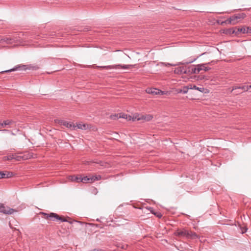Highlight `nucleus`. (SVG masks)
Listing matches in <instances>:
<instances>
[{"label":"nucleus","instance_id":"1","mask_svg":"<svg viewBox=\"0 0 251 251\" xmlns=\"http://www.w3.org/2000/svg\"><path fill=\"white\" fill-rule=\"evenodd\" d=\"M43 214L45 215V218H46L47 220H50L53 221L57 220H60L62 222H69L70 224H72L71 222L68 221L65 218L61 217L59 216H58L57 214L54 213H50V214L43 213Z\"/></svg>","mask_w":251,"mask_h":251},{"label":"nucleus","instance_id":"2","mask_svg":"<svg viewBox=\"0 0 251 251\" xmlns=\"http://www.w3.org/2000/svg\"><path fill=\"white\" fill-rule=\"evenodd\" d=\"M246 17L244 13L236 14L230 17L229 19V23L232 25H235L238 22V20L243 19Z\"/></svg>","mask_w":251,"mask_h":251},{"label":"nucleus","instance_id":"3","mask_svg":"<svg viewBox=\"0 0 251 251\" xmlns=\"http://www.w3.org/2000/svg\"><path fill=\"white\" fill-rule=\"evenodd\" d=\"M130 67H131V65H122L121 64L108 65V66H98V67L101 68L103 69H119V68H122L123 69H129Z\"/></svg>","mask_w":251,"mask_h":251},{"label":"nucleus","instance_id":"4","mask_svg":"<svg viewBox=\"0 0 251 251\" xmlns=\"http://www.w3.org/2000/svg\"><path fill=\"white\" fill-rule=\"evenodd\" d=\"M18 69H20L21 70H26L27 69H32V70H37L39 69V67L37 66H30L29 67H27L26 65H22V66H19L18 67H16L15 68H14L13 69H10L8 70L2 71L1 73H6V72H12V71H15L17 70Z\"/></svg>","mask_w":251,"mask_h":251},{"label":"nucleus","instance_id":"5","mask_svg":"<svg viewBox=\"0 0 251 251\" xmlns=\"http://www.w3.org/2000/svg\"><path fill=\"white\" fill-rule=\"evenodd\" d=\"M16 211L14 209L5 206L3 203H0V212L5 214L10 215Z\"/></svg>","mask_w":251,"mask_h":251},{"label":"nucleus","instance_id":"6","mask_svg":"<svg viewBox=\"0 0 251 251\" xmlns=\"http://www.w3.org/2000/svg\"><path fill=\"white\" fill-rule=\"evenodd\" d=\"M146 92L149 94H151L153 95H162L165 94L164 91H162L161 90H160L158 89L154 88H148L146 90Z\"/></svg>","mask_w":251,"mask_h":251},{"label":"nucleus","instance_id":"7","mask_svg":"<svg viewBox=\"0 0 251 251\" xmlns=\"http://www.w3.org/2000/svg\"><path fill=\"white\" fill-rule=\"evenodd\" d=\"M57 122L61 125H63L67 127L72 129H75L76 127V126H74L71 122H68L63 120H57Z\"/></svg>","mask_w":251,"mask_h":251},{"label":"nucleus","instance_id":"8","mask_svg":"<svg viewBox=\"0 0 251 251\" xmlns=\"http://www.w3.org/2000/svg\"><path fill=\"white\" fill-rule=\"evenodd\" d=\"M187 69L186 66L182 65L179 66L175 69L174 72L175 74H186Z\"/></svg>","mask_w":251,"mask_h":251},{"label":"nucleus","instance_id":"9","mask_svg":"<svg viewBox=\"0 0 251 251\" xmlns=\"http://www.w3.org/2000/svg\"><path fill=\"white\" fill-rule=\"evenodd\" d=\"M80 182L83 183H92L94 182L92 176H86L84 177H81Z\"/></svg>","mask_w":251,"mask_h":251},{"label":"nucleus","instance_id":"10","mask_svg":"<svg viewBox=\"0 0 251 251\" xmlns=\"http://www.w3.org/2000/svg\"><path fill=\"white\" fill-rule=\"evenodd\" d=\"M176 92L178 94H186L188 92V86H185L182 88H177L176 90Z\"/></svg>","mask_w":251,"mask_h":251},{"label":"nucleus","instance_id":"11","mask_svg":"<svg viewBox=\"0 0 251 251\" xmlns=\"http://www.w3.org/2000/svg\"><path fill=\"white\" fill-rule=\"evenodd\" d=\"M200 72L199 65H197V67L194 66H189V72L192 74H197Z\"/></svg>","mask_w":251,"mask_h":251},{"label":"nucleus","instance_id":"12","mask_svg":"<svg viewBox=\"0 0 251 251\" xmlns=\"http://www.w3.org/2000/svg\"><path fill=\"white\" fill-rule=\"evenodd\" d=\"M14 40L10 37H5L0 39V43H5L6 44H11Z\"/></svg>","mask_w":251,"mask_h":251},{"label":"nucleus","instance_id":"13","mask_svg":"<svg viewBox=\"0 0 251 251\" xmlns=\"http://www.w3.org/2000/svg\"><path fill=\"white\" fill-rule=\"evenodd\" d=\"M81 177H79L77 176H69V179L71 181L73 182H80Z\"/></svg>","mask_w":251,"mask_h":251},{"label":"nucleus","instance_id":"14","mask_svg":"<svg viewBox=\"0 0 251 251\" xmlns=\"http://www.w3.org/2000/svg\"><path fill=\"white\" fill-rule=\"evenodd\" d=\"M210 63H211L210 62H208V63H205V64H199V68H200V71L201 70H204L205 71H207L209 70L210 69V68L206 66V65L207 64H210Z\"/></svg>","mask_w":251,"mask_h":251},{"label":"nucleus","instance_id":"15","mask_svg":"<svg viewBox=\"0 0 251 251\" xmlns=\"http://www.w3.org/2000/svg\"><path fill=\"white\" fill-rule=\"evenodd\" d=\"M12 159H15L16 160L19 161V159L16 158L15 157V155L14 154H11V155H8V156H3L2 157V160L3 161L11 160Z\"/></svg>","mask_w":251,"mask_h":251},{"label":"nucleus","instance_id":"16","mask_svg":"<svg viewBox=\"0 0 251 251\" xmlns=\"http://www.w3.org/2000/svg\"><path fill=\"white\" fill-rule=\"evenodd\" d=\"M237 89H240L245 91H247L249 90V85H243V86H240V87H234L233 88L232 91H233Z\"/></svg>","mask_w":251,"mask_h":251},{"label":"nucleus","instance_id":"17","mask_svg":"<svg viewBox=\"0 0 251 251\" xmlns=\"http://www.w3.org/2000/svg\"><path fill=\"white\" fill-rule=\"evenodd\" d=\"M110 118L112 120H116L119 118H126V115L125 114H123L122 116H120L119 117L118 114H115L111 115Z\"/></svg>","mask_w":251,"mask_h":251},{"label":"nucleus","instance_id":"18","mask_svg":"<svg viewBox=\"0 0 251 251\" xmlns=\"http://www.w3.org/2000/svg\"><path fill=\"white\" fill-rule=\"evenodd\" d=\"M12 123H14V122L11 120H6L4 121L1 124V127H4L6 126L10 125Z\"/></svg>","mask_w":251,"mask_h":251},{"label":"nucleus","instance_id":"19","mask_svg":"<svg viewBox=\"0 0 251 251\" xmlns=\"http://www.w3.org/2000/svg\"><path fill=\"white\" fill-rule=\"evenodd\" d=\"M189 89H196L198 90L200 92H203L204 90V88L203 87H198L195 85H192L189 84Z\"/></svg>","mask_w":251,"mask_h":251},{"label":"nucleus","instance_id":"20","mask_svg":"<svg viewBox=\"0 0 251 251\" xmlns=\"http://www.w3.org/2000/svg\"><path fill=\"white\" fill-rule=\"evenodd\" d=\"M234 32L236 33L241 32L242 33H247L246 27H242L241 28H238L237 31H234L233 32Z\"/></svg>","mask_w":251,"mask_h":251},{"label":"nucleus","instance_id":"21","mask_svg":"<svg viewBox=\"0 0 251 251\" xmlns=\"http://www.w3.org/2000/svg\"><path fill=\"white\" fill-rule=\"evenodd\" d=\"M178 234L180 236L186 237L188 236V231L187 230L180 231L178 233Z\"/></svg>","mask_w":251,"mask_h":251},{"label":"nucleus","instance_id":"22","mask_svg":"<svg viewBox=\"0 0 251 251\" xmlns=\"http://www.w3.org/2000/svg\"><path fill=\"white\" fill-rule=\"evenodd\" d=\"M77 127L78 128L81 129H85L88 127V126L85 124H78L77 125Z\"/></svg>","mask_w":251,"mask_h":251},{"label":"nucleus","instance_id":"23","mask_svg":"<svg viewBox=\"0 0 251 251\" xmlns=\"http://www.w3.org/2000/svg\"><path fill=\"white\" fill-rule=\"evenodd\" d=\"M5 178H10L14 175L13 173L11 172H5Z\"/></svg>","mask_w":251,"mask_h":251},{"label":"nucleus","instance_id":"24","mask_svg":"<svg viewBox=\"0 0 251 251\" xmlns=\"http://www.w3.org/2000/svg\"><path fill=\"white\" fill-rule=\"evenodd\" d=\"M153 117L152 115H148L144 117V120L146 121H150L152 119Z\"/></svg>","mask_w":251,"mask_h":251},{"label":"nucleus","instance_id":"25","mask_svg":"<svg viewBox=\"0 0 251 251\" xmlns=\"http://www.w3.org/2000/svg\"><path fill=\"white\" fill-rule=\"evenodd\" d=\"M93 179H94V182L96 180H100L101 178V176H92Z\"/></svg>","mask_w":251,"mask_h":251},{"label":"nucleus","instance_id":"26","mask_svg":"<svg viewBox=\"0 0 251 251\" xmlns=\"http://www.w3.org/2000/svg\"><path fill=\"white\" fill-rule=\"evenodd\" d=\"M160 64L162 65V66H174L175 65L174 64H170V63H163V62H161L160 63Z\"/></svg>","mask_w":251,"mask_h":251},{"label":"nucleus","instance_id":"27","mask_svg":"<svg viewBox=\"0 0 251 251\" xmlns=\"http://www.w3.org/2000/svg\"><path fill=\"white\" fill-rule=\"evenodd\" d=\"M189 238H195V237L197 236L195 233H192V232H190V231H189Z\"/></svg>","mask_w":251,"mask_h":251},{"label":"nucleus","instance_id":"28","mask_svg":"<svg viewBox=\"0 0 251 251\" xmlns=\"http://www.w3.org/2000/svg\"><path fill=\"white\" fill-rule=\"evenodd\" d=\"M5 178V172H0V179Z\"/></svg>","mask_w":251,"mask_h":251},{"label":"nucleus","instance_id":"29","mask_svg":"<svg viewBox=\"0 0 251 251\" xmlns=\"http://www.w3.org/2000/svg\"><path fill=\"white\" fill-rule=\"evenodd\" d=\"M246 31H247V33H251V27H246Z\"/></svg>","mask_w":251,"mask_h":251},{"label":"nucleus","instance_id":"30","mask_svg":"<svg viewBox=\"0 0 251 251\" xmlns=\"http://www.w3.org/2000/svg\"><path fill=\"white\" fill-rule=\"evenodd\" d=\"M195 60H196L195 58V59H189V64L193 62Z\"/></svg>","mask_w":251,"mask_h":251},{"label":"nucleus","instance_id":"31","mask_svg":"<svg viewBox=\"0 0 251 251\" xmlns=\"http://www.w3.org/2000/svg\"><path fill=\"white\" fill-rule=\"evenodd\" d=\"M14 155H15V157L16 158L19 159V160H20V158H21V157H20V156H17V155H15V154H14Z\"/></svg>","mask_w":251,"mask_h":251},{"label":"nucleus","instance_id":"32","mask_svg":"<svg viewBox=\"0 0 251 251\" xmlns=\"http://www.w3.org/2000/svg\"><path fill=\"white\" fill-rule=\"evenodd\" d=\"M157 216L160 218V217H161L162 216V215H161V214H158V215H157Z\"/></svg>","mask_w":251,"mask_h":251},{"label":"nucleus","instance_id":"33","mask_svg":"<svg viewBox=\"0 0 251 251\" xmlns=\"http://www.w3.org/2000/svg\"><path fill=\"white\" fill-rule=\"evenodd\" d=\"M246 231H247V229H245V230H244V231H243V230H242V233H244V232H245Z\"/></svg>","mask_w":251,"mask_h":251},{"label":"nucleus","instance_id":"34","mask_svg":"<svg viewBox=\"0 0 251 251\" xmlns=\"http://www.w3.org/2000/svg\"><path fill=\"white\" fill-rule=\"evenodd\" d=\"M218 13L219 14H223L224 13H225L224 12H218Z\"/></svg>","mask_w":251,"mask_h":251},{"label":"nucleus","instance_id":"35","mask_svg":"<svg viewBox=\"0 0 251 251\" xmlns=\"http://www.w3.org/2000/svg\"><path fill=\"white\" fill-rule=\"evenodd\" d=\"M249 90H250V89H251V85H249Z\"/></svg>","mask_w":251,"mask_h":251},{"label":"nucleus","instance_id":"36","mask_svg":"<svg viewBox=\"0 0 251 251\" xmlns=\"http://www.w3.org/2000/svg\"><path fill=\"white\" fill-rule=\"evenodd\" d=\"M1 123H0V126H1Z\"/></svg>","mask_w":251,"mask_h":251}]
</instances>
